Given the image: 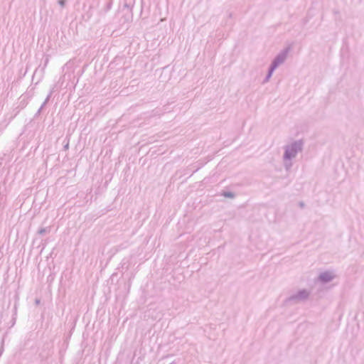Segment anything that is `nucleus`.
I'll return each mask as SVG.
<instances>
[{"instance_id": "f257e3e1", "label": "nucleus", "mask_w": 364, "mask_h": 364, "mask_svg": "<svg viewBox=\"0 0 364 364\" xmlns=\"http://www.w3.org/2000/svg\"><path fill=\"white\" fill-rule=\"evenodd\" d=\"M304 146V140L298 139L284 146V152L283 154V161L284 166L287 171L291 168V160L296 158V155L303 151Z\"/></svg>"}, {"instance_id": "f03ea898", "label": "nucleus", "mask_w": 364, "mask_h": 364, "mask_svg": "<svg viewBox=\"0 0 364 364\" xmlns=\"http://www.w3.org/2000/svg\"><path fill=\"white\" fill-rule=\"evenodd\" d=\"M289 50V48H287L277 54L272 60L270 67L276 70L280 65L284 63L287 58Z\"/></svg>"}, {"instance_id": "7ed1b4c3", "label": "nucleus", "mask_w": 364, "mask_h": 364, "mask_svg": "<svg viewBox=\"0 0 364 364\" xmlns=\"http://www.w3.org/2000/svg\"><path fill=\"white\" fill-rule=\"evenodd\" d=\"M309 296V292L306 289L299 290L296 294L291 296L290 301H301L306 299Z\"/></svg>"}, {"instance_id": "20e7f679", "label": "nucleus", "mask_w": 364, "mask_h": 364, "mask_svg": "<svg viewBox=\"0 0 364 364\" xmlns=\"http://www.w3.org/2000/svg\"><path fill=\"white\" fill-rule=\"evenodd\" d=\"M334 276L330 272H324L319 274L318 279L323 284L332 281Z\"/></svg>"}, {"instance_id": "39448f33", "label": "nucleus", "mask_w": 364, "mask_h": 364, "mask_svg": "<svg viewBox=\"0 0 364 364\" xmlns=\"http://www.w3.org/2000/svg\"><path fill=\"white\" fill-rule=\"evenodd\" d=\"M274 70H275L274 68H272L269 66L267 75H266L265 78L264 79L263 83H266L269 80V79L272 77Z\"/></svg>"}, {"instance_id": "423d86ee", "label": "nucleus", "mask_w": 364, "mask_h": 364, "mask_svg": "<svg viewBox=\"0 0 364 364\" xmlns=\"http://www.w3.org/2000/svg\"><path fill=\"white\" fill-rule=\"evenodd\" d=\"M50 231V227L41 228L38 230V233L41 235H43L47 232H49Z\"/></svg>"}, {"instance_id": "0eeeda50", "label": "nucleus", "mask_w": 364, "mask_h": 364, "mask_svg": "<svg viewBox=\"0 0 364 364\" xmlns=\"http://www.w3.org/2000/svg\"><path fill=\"white\" fill-rule=\"evenodd\" d=\"M223 196L225 198H233L235 197V193L230 191H225L223 192Z\"/></svg>"}, {"instance_id": "6e6552de", "label": "nucleus", "mask_w": 364, "mask_h": 364, "mask_svg": "<svg viewBox=\"0 0 364 364\" xmlns=\"http://www.w3.org/2000/svg\"><path fill=\"white\" fill-rule=\"evenodd\" d=\"M51 95H52V92H50L48 95L47 97L45 99L44 102H43V104L41 105H42V107H44V106L48 103V102L49 101V100H50V97H51Z\"/></svg>"}, {"instance_id": "1a4fd4ad", "label": "nucleus", "mask_w": 364, "mask_h": 364, "mask_svg": "<svg viewBox=\"0 0 364 364\" xmlns=\"http://www.w3.org/2000/svg\"><path fill=\"white\" fill-rule=\"evenodd\" d=\"M112 1H109L107 4L106 7H105V12L108 11L111 9V7H112Z\"/></svg>"}, {"instance_id": "9d476101", "label": "nucleus", "mask_w": 364, "mask_h": 364, "mask_svg": "<svg viewBox=\"0 0 364 364\" xmlns=\"http://www.w3.org/2000/svg\"><path fill=\"white\" fill-rule=\"evenodd\" d=\"M65 0H59L58 4L60 6L63 7L65 5Z\"/></svg>"}, {"instance_id": "9b49d317", "label": "nucleus", "mask_w": 364, "mask_h": 364, "mask_svg": "<svg viewBox=\"0 0 364 364\" xmlns=\"http://www.w3.org/2000/svg\"><path fill=\"white\" fill-rule=\"evenodd\" d=\"M124 8H127V10H128L129 12H131V8H130V6H129L127 4H124Z\"/></svg>"}, {"instance_id": "f8f14e48", "label": "nucleus", "mask_w": 364, "mask_h": 364, "mask_svg": "<svg viewBox=\"0 0 364 364\" xmlns=\"http://www.w3.org/2000/svg\"><path fill=\"white\" fill-rule=\"evenodd\" d=\"M299 206H300L301 208H304V202H302V201L299 202Z\"/></svg>"}, {"instance_id": "ddd939ff", "label": "nucleus", "mask_w": 364, "mask_h": 364, "mask_svg": "<svg viewBox=\"0 0 364 364\" xmlns=\"http://www.w3.org/2000/svg\"><path fill=\"white\" fill-rule=\"evenodd\" d=\"M44 107H42V105L41 106V107L38 109V112H37V114H40L42 109Z\"/></svg>"}, {"instance_id": "4468645a", "label": "nucleus", "mask_w": 364, "mask_h": 364, "mask_svg": "<svg viewBox=\"0 0 364 364\" xmlns=\"http://www.w3.org/2000/svg\"><path fill=\"white\" fill-rule=\"evenodd\" d=\"M68 148H69V144H68V143H67V144L64 146V149H65V150H67V149H68Z\"/></svg>"}, {"instance_id": "2eb2a0df", "label": "nucleus", "mask_w": 364, "mask_h": 364, "mask_svg": "<svg viewBox=\"0 0 364 364\" xmlns=\"http://www.w3.org/2000/svg\"><path fill=\"white\" fill-rule=\"evenodd\" d=\"M35 303L36 304H38L40 303V300L39 299H36Z\"/></svg>"}, {"instance_id": "dca6fc26", "label": "nucleus", "mask_w": 364, "mask_h": 364, "mask_svg": "<svg viewBox=\"0 0 364 364\" xmlns=\"http://www.w3.org/2000/svg\"><path fill=\"white\" fill-rule=\"evenodd\" d=\"M170 364H175V363H174V362H172V363H170Z\"/></svg>"}]
</instances>
